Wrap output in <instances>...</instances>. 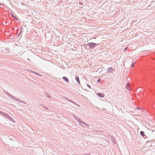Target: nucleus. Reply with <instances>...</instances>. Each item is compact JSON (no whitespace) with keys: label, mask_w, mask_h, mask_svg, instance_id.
I'll return each mask as SVG.
<instances>
[{"label":"nucleus","mask_w":155,"mask_h":155,"mask_svg":"<svg viewBox=\"0 0 155 155\" xmlns=\"http://www.w3.org/2000/svg\"><path fill=\"white\" fill-rule=\"evenodd\" d=\"M77 119L78 121L80 126L84 127H87L88 128H89V126L88 124L84 122L79 118H78Z\"/></svg>","instance_id":"f257e3e1"},{"label":"nucleus","mask_w":155,"mask_h":155,"mask_svg":"<svg viewBox=\"0 0 155 155\" xmlns=\"http://www.w3.org/2000/svg\"><path fill=\"white\" fill-rule=\"evenodd\" d=\"M0 114L2 115L4 117L7 118L10 121L14 123L15 122V121L8 114H6L5 113L1 111H0Z\"/></svg>","instance_id":"f03ea898"},{"label":"nucleus","mask_w":155,"mask_h":155,"mask_svg":"<svg viewBox=\"0 0 155 155\" xmlns=\"http://www.w3.org/2000/svg\"><path fill=\"white\" fill-rule=\"evenodd\" d=\"M4 92L6 94H7L11 98L14 99L15 101H18L21 103H23L24 102V101H21L20 99L14 97L12 95V94H9L8 92L6 91H4Z\"/></svg>","instance_id":"7ed1b4c3"},{"label":"nucleus","mask_w":155,"mask_h":155,"mask_svg":"<svg viewBox=\"0 0 155 155\" xmlns=\"http://www.w3.org/2000/svg\"><path fill=\"white\" fill-rule=\"evenodd\" d=\"M97 44L93 42L88 43L87 45L89 46V49H92L95 48L97 46Z\"/></svg>","instance_id":"20e7f679"},{"label":"nucleus","mask_w":155,"mask_h":155,"mask_svg":"<svg viewBox=\"0 0 155 155\" xmlns=\"http://www.w3.org/2000/svg\"><path fill=\"white\" fill-rule=\"evenodd\" d=\"M96 95L99 97L103 98L104 97V94L103 93H96Z\"/></svg>","instance_id":"39448f33"},{"label":"nucleus","mask_w":155,"mask_h":155,"mask_svg":"<svg viewBox=\"0 0 155 155\" xmlns=\"http://www.w3.org/2000/svg\"><path fill=\"white\" fill-rule=\"evenodd\" d=\"M107 71L110 73H113L114 71V69L112 67H110L107 68Z\"/></svg>","instance_id":"423d86ee"},{"label":"nucleus","mask_w":155,"mask_h":155,"mask_svg":"<svg viewBox=\"0 0 155 155\" xmlns=\"http://www.w3.org/2000/svg\"><path fill=\"white\" fill-rule=\"evenodd\" d=\"M140 134L142 137H144V138H146V137L145 135L144 132V131H141L140 132Z\"/></svg>","instance_id":"0eeeda50"},{"label":"nucleus","mask_w":155,"mask_h":155,"mask_svg":"<svg viewBox=\"0 0 155 155\" xmlns=\"http://www.w3.org/2000/svg\"><path fill=\"white\" fill-rule=\"evenodd\" d=\"M62 78L64 81H65L66 82H69L68 79L65 76L63 77Z\"/></svg>","instance_id":"6e6552de"},{"label":"nucleus","mask_w":155,"mask_h":155,"mask_svg":"<svg viewBox=\"0 0 155 155\" xmlns=\"http://www.w3.org/2000/svg\"><path fill=\"white\" fill-rule=\"evenodd\" d=\"M126 88L129 90H131V88L130 87V85L129 83H127L126 85Z\"/></svg>","instance_id":"1a4fd4ad"},{"label":"nucleus","mask_w":155,"mask_h":155,"mask_svg":"<svg viewBox=\"0 0 155 155\" xmlns=\"http://www.w3.org/2000/svg\"><path fill=\"white\" fill-rule=\"evenodd\" d=\"M75 79L77 83L79 84H81L79 78L78 76H75Z\"/></svg>","instance_id":"9d476101"},{"label":"nucleus","mask_w":155,"mask_h":155,"mask_svg":"<svg viewBox=\"0 0 155 155\" xmlns=\"http://www.w3.org/2000/svg\"><path fill=\"white\" fill-rule=\"evenodd\" d=\"M45 93L46 94H45V95L47 97L49 98H51V97L50 95H49V94L48 93H47L46 92H45Z\"/></svg>","instance_id":"9b49d317"},{"label":"nucleus","mask_w":155,"mask_h":155,"mask_svg":"<svg viewBox=\"0 0 155 155\" xmlns=\"http://www.w3.org/2000/svg\"><path fill=\"white\" fill-rule=\"evenodd\" d=\"M94 132H100V133H103V131H100L99 130H94L93 131Z\"/></svg>","instance_id":"f8f14e48"},{"label":"nucleus","mask_w":155,"mask_h":155,"mask_svg":"<svg viewBox=\"0 0 155 155\" xmlns=\"http://www.w3.org/2000/svg\"><path fill=\"white\" fill-rule=\"evenodd\" d=\"M68 101L72 103L73 104H75V105H77V104H76V103L75 102H74L72 100H69V99H68Z\"/></svg>","instance_id":"ddd939ff"},{"label":"nucleus","mask_w":155,"mask_h":155,"mask_svg":"<svg viewBox=\"0 0 155 155\" xmlns=\"http://www.w3.org/2000/svg\"><path fill=\"white\" fill-rule=\"evenodd\" d=\"M12 16L13 17V19H15V20H18V19H17V18H16V17L14 15H13L12 14Z\"/></svg>","instance_id":"4468645a"},{"label":"nucleus","mask_w":155,"mask_h":155,"mask_svg":"<svg viewBox=\"0 0 155 155\" xmlns=\"http://www.w3.org/2000/svg\"><path fill=\"white\" fill-rule=\"evenodd\" d=\"M40 105L41 106H42L45 109H46V110H48V108L47 107L44 106L43 105L41 104V105Z\"/></svg>","instance_id":"2eb2a0df"},{"label":"nucleus","mask_w":155,"mask_h":155,"mask_svg":"<svg viewBox=\"0 0 155 155\" xmlns=\"http://www.w3.org/2000/svg\"><path fill=\"white\" fill-rule=\"evenodd\" d=\"M34 73L39 76H41V75L38 73L37 72H36L35 71H34Z\"/></svg>","instance_id":"dca6fc26"},{"label":"nucleus","mask_w":155,"mask_h":155,"mask_svg":"<svg viewBox=\"0 0 155 155\" xmlns=\"http://www.w3.org/2000/svg\"><path fill=\"white\" fill-rule=\"evenodd\" d=\"M134 64H135V62L134 63H132L131 64V67L132 68L134 66Z\"/></svg>","instance_id":"f3484780"},{"label":"nucleus","mask_w":155,"mask_h":155,"mask_svg":"<svg viewBox=\"0 0 155 155\" xmlns=\"http://www.w3.org/2000/svg\"><path fill=\"white\" fill-rule=\"evenodd\" d=\"M91 153H90L89 154H85L83 155H75V154H72V155H90Z\"/></svg>","instance_id":"a211bd4d"},{"label":"nucleus","mask_w":155,"mask_h":155,"mask_svg":"<svg viewBox=\"0 0 155 155\" xmlns=\"http://www.w3.org/2000/svg\"><path fill=\"white\" fill-rule=\"evenodd\" d=\"M101 81V79L100 78H98V79H97V81L98 83H99Z\"/></svg>","instance_id":"6ab92c4d"},{"label":"nucleus","mask_w":155,"mask_h":155,"mask_svg":"<svg viewBox=\"0 0 155 155\" xmlns=\"http://www.w3.org/2000/svg\"><path fill=\"white\" fill-rule=\"evenodd\" d=\"M64 98L66 100H67V101H68V100L69 99H68V98L66 97H64Z\"/></svg>","instance_id":"aec40b11"},{"label":"nucleus","mask_w":155,"mask_h":155,"mask_svg":"<svg viewBox=\"0 0 155 155\" xmlns=\"http://www.w3.org/2000/svg\"><path fill=\"white\" fill-rule=\"evenodd\" d=\"M87 86L89 88H91V86L88 84H87Z\"/></svg>","instance_id":"412c9836"},{"label":"nucleus","mask_w":155,"mask_h":155,"mask_svg":"<svg viewBox=\"0 0 155 155\" xmlns=\"http://www.w3.org/2000/svg\"><path fill=\"white\" fill-rule=\"evenodd\" d=\"M75 119L78 121V118H79L77 116L75 117Z\"/></svg>","instance_id":"4be33fe9"},{"label":"nucleus","mask_w":155,"mask_h":155,"mask_svg":"<svg viewBox=\"0 0 155 155\" xmlns=\"http://www.w3.org/2000/svg\"><path fill=\"white\" fill-rule=\"evenodd\" d=\"M21 32H22V30H21V31H20V32L19 33V34H19V35H20V34H21Z\"/></svg>","instance_id":"5701e85b"},{"label":"nucleus","mask_w":155,"mask_h":155,"mask_svg":"<svg viewBox=\"0 0 155 155\" xmlns=\"http://www.w3.org/2000/svg\"><path fill=\"white\" fill-rule=\"evenodd\" d=\"M127 49V48H126L124 49V51H126Z\"/></svg>","instance_id":"b1692460"},{"label":"nucleus","mask_w":155,"mask_h":155,"mask_svg":"<svg viewBox=\"0 0 155 155\" xmlns=\"http://www.w3.org/2000/svg\"><path fill=\"white\" fill-rule=\"evenodd\" d=\"M34 71H33L32 70H31V71H30V72L34 73Z\"/></svg>","instance_id":"393cba45"},{"label":"nucleus","mask_w":155,"mask_h":155,"mask_svg":"<svg viewBox=\"0 0 155 155\" xmlns=\"http://www.w3.org/2000/svg\"><path fill=\"white\" fill-rule=\"evenodd\" d=\"M79 4L81 5H82L83 4L82 2H79Z\"/></svg>","instance_id":"a878e982"},{"label":"nucleus","mask_w":155,"mask_h":155,"mask_svg":"<svg viewBox=\"0 0 155 155\" xmlns=\"http://www.w3.org/2000/svg\"><path fill=\"white\" fill-rule=\"evenodd\" d=\"M19 36V34L17 36V37H18V36Z\"/></svg>","instance_id":"bb28decb"},{"label":"nucleus","mask_w":155,"mask_h":155,"mask_svg":"<svg viewBox=\"0 0 155 155\" xmlns=\"http://www.w3.org/2000/svg\"><path fill=\"white\" fill-rule=\"evenodd\" d=\"M7 48H6V50H7Z\"/></svg>","instance_id":"cd10ccee"},{"label":"nucleus","mask_w":155,"mask_h":155,"mask_svg":"<svg viewBox=\"0 0 155 155\" xmlns=\"http://www.w3.org/2000/svg\"><path fill=\"white\" fill-rule=\"evenodd\" d=\"M28 60H29V59L28 58Z\"/></svg>","instance_id":"c85d7f7f"}]
</instances>
